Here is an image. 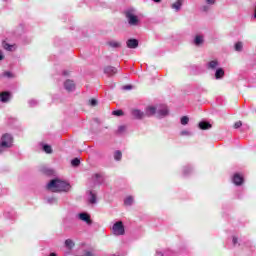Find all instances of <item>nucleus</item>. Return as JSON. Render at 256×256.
<instances>
[{
	"mask_svg": "<svg viewBox=\"0 0 256 256\" xmlns=\"http://www.w3.org/2000/svg\"><path fill=\"white\" fill-rule=\"evenodd\" d=\"M243 125V123L241 121H238L234 124V129H239V127H241Z\"/></svg>",
	"mask_w": 256,
	"mask_h": 256,
	"instance_id": "e433bc0d",
	"label": "nucleus"
},
{
	"mask_svg": "<svg viewBox=\"0 0 256 256\" xmlns=\"http://www.w3.org/2000/svg\"><path fill=\"white\" fill-rule=\"evenodd\" d=\"M78 219H80V221H84V223H87V225H91V216H89L87 213L78 214Z\"/></svg>",
	"mask_w": 256,
	"mask_h": 256,
	"instance_id": "ddd939ff",
	"label": "nucleus"
},
{
	"mask_svg": "<svg viewBox=\"0 0 256 256\" xmlns=\"http://www.w3.org/2000/svg\"><path fill=\"white\" fill-rule=\"evenodd\" d=\"M154 3H161V0H153Z\"/></svg>",
	"mask_w": 256,
	"mask_h": 256,
	"instance_id": "a18cd8bd",
	"label": "nucleus"
},
{
	"mask_svg": "<svg viewBox=\"0 0 256 256\" xmlns=\"http://www.w3.org/2000/svg\"><path fill=\"white\" fill-rule=\"evenodd\" d=\"M187 171H190V168H185L184 169V175H187Z\"/></svg>",
	"mask_w": 256,
	"mask_h": 256,
	"instance_id": "79ce46f5",
	"label": "nucleus"
},
{
	"mask_svg": "<svg viewBox=\"0 0 256 256\" xmlns=\"http://www.w3.org/2000/svg\"><path fill=\"white\" fill-rule=\"evenodd\" d=\"M0 143H2L3 147L11 149L13 147V135L9 133L3 134L0 138Z\"/></svg>",
	"mask_w": 256,
	"mask_h": 256,
	"instance_id": "39448f33",
	"label": "nucleus"
},
{
	"mask_svg": "<svg viewBox=\"0 0 256 256\" xmlns=\"http://www.w3.org/2000/svg\"><path fill=\"white\" fill-rule=\"evenodd\" d=\"M180 135H181L182 137H191V135H193V133H192V132H189V131H187V130H183V131L180 132Z\"/></svg>",
	"mask_w": 256,
	"mask_h": 256,
	"instance_id": "c85d7f7f",
	"label": "nucleus"
},
{
	"mask_svg": "<svg viewBox=\"0 0 256 256\" xmlns=\"http://www.w3.org/2000/svg\"><path fill=\"white\" fill-rule=\"evenodd\" d=\"M234 49H235V51H238V52L243 51V42H237V43L234 45Z\"/></svg>",
	"mask_w": 256,
	"mask_h": 256,
	"instance_id": "bb28decb",
	"label": "nucleus"
},
{
	"mask_svg": "<svg viewBox=\"0 0 256 256\" xmlns=\"http://www.w3.org/2000/svg\"><path fill=\"white\" fill-rule=\"evenodd\" d=\"M111 232L115 237H122L125 235V225L123 224V221L115 222L111 227Z\"/></svg>",
	"mask_w": 256,
	"mask_h": 256,
	"instance_id": "20e7f679",
	"label": "nucleus"
},
{
	"mask_svg": "<svg viewBox=\"0 0 256 256\" xmlns=\"http://www.w3.org/2000/svg\"><path fill=\"white\" fill-rule=\"evenodd\" d=\"M5 151H7V148H5V146L0 142V155L1 153H5Z\"/></svg>",
	"mask_w": 256,
	"mask_h": 256,
	"instance_id": "c9c22d12",
	"label": "nucleus"
},
{
	"mask_svg": "<svg viewBox=\"0 0 256 256\" xmlns=\"http://www.w3.org/2000/svg\"><path fill=\"white\" fill-rule=\"evenodd\" d=\"M64 246L66 247V249H73L75 247V242L72 239H66L64 242Z\"/></svg>",
	"mask_w": 256,
	"mask_h": 256,
	"instance_id": "6ab92c4d",
	"label": "nucleus"
},
{
	"mask_svg": "<svg viewBox=\"0 0 256 256\" xmlns=\"http://www.w3.org/2000/svg\"><path fill=\"white\" fill-rule=\"evenodd\" d=\"M193 43L196 47H201L205 43V37L203 35H196L194 37Z\"/></svg>",
	"mask_w": 256,
	"mask_h": 256,
	"instance_id": "9b49d317",
	"label": "nucleus"
},
{
	"mask_svg": "<svg viewBox=\"0 0 256 256\" xmlns=\"http://www.w3.org/2000/svg\"><path fill=\"white\" fill-rule=\"evenodd\" d=\"M206 68L209 71H215V70L219 69V60H217V59L210 60L209 62H207Z\"/></svg>",
	"mask_w": 256,
	"mask_h": 256,
	"instance_id": "0eeeda50",
	"label": "nucleus"
},
{
	"mask_svg": "<svg viewBox=\"0 0 256 256\" xmlns=\"http://www.w3.org/2000/svg\"><path fill=\"white\" fill-rule=\"evenodd\" d=\"M157 256H163V253L157 252Z\"/></svg>",
	"mask_w": 256,
	"mask_h": 256,
	"instance_id": "49530a36",
	"label": "nucleus"
},
{
	"mask_svg": "<svg viewBox=\"0 0 256 256\" xmlns=\"http://www.w3.org/2000/svg\"><path fill=\"white\" fill-rule=\"evenodd\" d=\"M46 202L49 204V205H57V198L56 197H48L46 199Z\"/></svg>",
	"mask_w": 256,
	"mask_h": 256,
	"instance_id": "393cba45",
	"label": "nucleus"
},
{
	"mask_svg": "<svg viewBox=\"0 0 256 256\" xmlns=\"http://www.w3.org/2000/svg\"><path fill=\"white\" fill-rule=\"evenodd\" d=\"M64 75H67V72H64Z\"/></svg>",
	"mask_w": 256,
	"mask_h": 256,
	"instance_id": "de8ad7c7",
	"label": "nucleus"
},
{
	"mask_svg": "<svg viewBox=\"0 0 256 256\" xmlns=\"http://www.w3.org/2000/svg\"><path fill=\"white\" fill-rule=\"evenodd\" d=\"M238 242H239V240L237 239V237L234 236L232 239L233 245H237Z\"/></svg>",
	"mask_w": 256,
	"mask_h": 256,
	"instance_id": "58836bf2",
	"label": "nucleus"
},
{
	"mask_svg": "<svg viewBox=\"0 0 256 256\" xmlns=\"http://www.w3.org/2000/svg\"><path fill=\"white\" fill-rule=\"evenodd\" d=\"M104 73L106 75H115L117 73V68L113 66H107L106 68H104Z\"/></svg>",
	"mask_w": 256,
	"mask_h": 256,
	"instance_id": "f3484780",
	"label": "nucleus"
},
{
	"mask_svg": "<svg viewBox=\"0 0 256 256\" xmlns=\"http://www.w3.org/2000/svg\"><path fill=\"white\" fill-rule=\"evenodd\" d=\"M43 151L48 154L53 153V149L51 148V145H48V144L43 145Z\"/></svg>",
	"mask_w": 256,
	"mask_h": 256,
	"instance_id": "a878e982",
	"label": "nucleus"
},
{
	"mask_svg": "<svg viewBox=\"0 0 256 256\" xmlns=\"http://www.w3.org/2000/svg\"><path fill=\"white\" fill-rule=\"evenodd\" d=\"M181 125H188L189 123V117L183 116L180 120Z\"/></svg>",
	"mask_w": 256,
	"mask_h": 256,
	"instance_id": "c756f323",
	"label": "nucleus"
},
{
	"mask_svg": "<svg viewBox=\"0 0 256 256\" xmlns=\"http://www.w3.org/2000/svg\"><path fill=\"white\" fill-rule=\"evenodd\" d=\"M0 101L1 103H9L11 101V94L9 92H1Z\"/></svg>",
	"mask_w": 256,
	"mask_h": 256,
	"instance_id": "4468645a",
	"label": "nucleus"
},
{
	"mask_svg": "<svg viewBox=\"0 0 256 256\" xmlns=\"http://www.w3.org/2000/svg\"><path fill=\"white\" fill-rule=\"evenodd\" d=\"M133 196H128L124 200V204L127 205L128 207L131 206L134 203Z\"/></svg>",
	"mask_w": 256,
	"mask_h": 256,
	"instance_id": "5701e85b",
	"label": "nucleus"
},
{
	"mask_svg": "<svg viewBox=\"0 0 256 256\" xmlns=\"http://www.w3.org/2000/svg\"><path fill=\"white\" fill-rule=\"evenodd\" d=\"M122 157H123V153H121V151L116 150L114 152V159H115V161H121Z\"/></svg>",
	"mask_w": 256,
	"mask_h": 256,
	"instance_id": "b1692460",
	"label": "nucleus"
},
{
	"mask_svg": "<svg viewBox=\"0 0 256 256\" xmlns=\"http://www.w3.org/2000/svg\"><path fill=\"white\" fill-rule=\"evenodd\" d=\"M131 115L132 117H134V119H143V117H145V115H147V112H143L139 109H134L131 111Z\"/></svg>",
	"mask_w": 256,
	"mask_h": 256,
	"instance_id": "9d476101",
	"label": "nucleus"
},
{
	"mask_svg": "<svg viewBox=\"0 0 256 256\" xmlns=\"http://www.w3.org/2000/svg\"><path fill=\"white\" fill-rule=\"evenodd\" d=\"M101 176L99 174H96L93 178H92V181H93V185L92 187H95V185H101Z\"/></svg>",
	"mask_w": 256,
	"mask_h": 256,
	"instance_id": "aec40b11",
	"label": "nucleus"
},
{
	"mask_svg": "<svg viewBox=\"0 0 256 256\" xmlns=\"http://www.w3.org/2000/svg\"><path fill=\"white\" fill-rule=\"evenodd\" d=\"M3 76L7 77L8 79H11V77H13V73H11V72H4Z\"/></svg>",
	"mask_w": 256,
	"mask_h": 256,
	"instance_id": "72a5a7b5",
	"label": "nucleus"
},
{
	"mask_svg": "<svg viewBox=\"0 0 256 256\" xmlns=\"http://www.w3.org/2000/svg\"><path fill=\"white\" fill-rule=\"evenodd\" d=\"M3 48L6 50V51H15V45H11L7 42H3Z\"/></svg>",
	"mask_w": 256,
	"mask_h": 256,
	"instance_id": "412c9836",
	"label": "nucleus"
},
{
	"mask_svg": "<svg viewBox=\"0 0 256 256\" xmlns=\"http://www.w3.org/2000/svg\"><path fill=\"white\" fill-rule=\"evenodd\" d=\"M147 117L155 115L158 119H163L169 115V108L166 105L148 106L146 108Z\"/></svg>",
	"mask_w": 256,
	"mask_h": 256,
	"instance_id": "7ed1b4c3",
	"label": "nucleus"
},
{
	"mask_svg": "<svg viewBox=\"0 0 256 256\" xmlns=\"http://www.w3.org/2000/svg\"><path fill=\"white\" fill-rule=\"evenodd\" d=\"M217 0H205L206 5L211 7L212 5H215Z\"/></svg>",
	"mask_w": 256,
	"mask_h": 256,
	"instance_id": "473e14b6",
	"label": "nucleus"
},
{
	"mask_svg": "<svg viewBox=\"0 0 256 256\" xmlns=\"http://www.w3.org/2000/svg\"><path fill=\"white\" fill-rule=\"evenodd\" d=\"M128 49H137L139 47V40L131 38L126 41Z\"/></svg>",
	"mask_w": 256,
	"mask_h": 256,
	"instance_id": "1a4fd4ad",
	"label": "nucleus"
},
{
	"mask_svg": "<svg viewBox=\"0 0 256 256\" xmlns=\"http://www.w3.org/2000/svg\"><path fill=\"white\" fill-rule=\"evenodd\" d=\"M107 45L110 46L111 49H119V48H121V42L115 41V40L107 42Z\"/></svg>",
	"mask_w": 256,
	"mask_h": 256,
	"instance_id": "a211bd4d",
	"label": "nucleus"
},
{
	"mask_svg": "<svg viewBox=\"0 0 256 256\" xmlns=\"http://www.w3.org/2000/svg\"><path fill=\"white\" fill-rule=\"evenodd\" d=\"M234 185H243V176L235 174L232 179Z\"/></svg>",
	"mask_w": 256,
	"mask_h": 256,
	"instance_id": "dca6fc26",
	"label": "nucleus"
},
{
	"mask_svg": "<svg viewBox=\"0 0 256 256\" xmlns=\"http://www.w3.org/2000/svg\"><path fill=\"white\" fill-rule=\"evenodd\" d=\"M254 19H256V6H255V9H254Z\"/></svg>",
	"mask_w": 256,
	"mask_h": 256,
	"instance_id": "37998d69",
	"label": "nucleus"
},
{
	"mask_svg": "<svg viewBox=\"0 0 256 256\" xmlns=\"http://www.w3.org/2000/svg\"><path fill=\"white\" fill-rule=\"evenodd\" d=\"M124 91H131V89H133V86L132 85H126V86H123L122 88Z\"/></svg>",
	"mask_w": 256,
	"mask_h": 256,
	"instance_id": "f704fd0d",
	"label": "nucleus"
},
{
	"mask_svg": "<svg viewBox=\"0 0 256 256\" xmlns=\"http://www.w3.org/2000/svg\"><path fill=\"white\" fill-rule=\"evenodd\" d=\"M50 256H57L55 252L50 253Z\"/></svg>",
	"mask_w": 256,
	"mask_h": 256,
	"instance_id": "c03bdc74",
	"label": "nucleus"
},
{
	"mask_svg": "<svg viewBox=\"0 0 256 256\" xmlns=\"http://www.w3.org/2000/svg\"><path fill=\"white\" fill-rule=\"evenodd\" d=\"M225 77V70H223V68H218L215 71V79L216 80H220L223 79Z\"/></svg>",
	"mask_w": 256,
	"mask_h": 256,
	"instance_id": "2eb2a0df",
	"label": "nucleus"
},
{
	"mask_svg": "<svg viewBox=\"0 0 256 256\" xmlns=\"http://www.w3.org/2000/svg\"><path fill=\"white\" fill-rule=\"evenodd\" d=\"M3 59H5V56H3V53L0 51V61H3Z\"/></svg>",
	"mask_w": 256,
	"mask_h": 256,
	"instance_id": "a19ab883",
	"label": "nucleus"
},
{
	"mask_svg": "<svg viewBox=\"0 0 256 256\" xmlns=\"http://www.w3.org/2000/svg\"><path fill=\"white\" fill-rule=\"evenodd\" d=\"M29 105L30 107H35V105H37V100H30Z\"/></svg>",
	"mask_w": 256,
	"mask_h": 256,
	"instance_id": "4c0bfd02",
	"label": "nucleus"
},
{
	"mask_svg": "<svg viewBox=\"0 0 256 256\" xmlns=\"http://www.w3.org/2000/svg\"><path fill=\"white\" fill-rule=\"evenodd\" d=\"M124 15L130 27H139L141 25V13L137 8L130 7L126 9Z\"/></svg>",
	"mask_w": 256,
	"mask_h": 256,
	"instance_id": "f03ea898",
	"label": "nucleus"
},
{
	"mask_svg": "<svg viewBox=\"0 0 256 256\" xmlns=\"http://www.w3.org/2000/svg\"><path fill=\"white\" fill-rule=\"evenodd\" d=\"M112 115H115L116 117H121V115H123V110H115L112 112Z\"/></svg>",
	"mask_w": 256,
	"mask_h": 256,
	"instance_id": "7c9ffc66",
	"label": "nucleus"
},
{
	"mask_svg": "<svg viewBox=\"0 0 256 256\" xmlns=\"http://www.w3.org/2000/svg\"><path fill=\"white\" fill-rule=\"evenodd\" d=\"M46 187L52 193H67V191H71V184L61 179L51 180Z\"/></svg>",
	"mask_w": 256,
	"mask_h": 256,
	"instance_id": "f257e3e1",
	"label": "nucleus"
},
{
	"mask_svg": "<svg viewBox=\"0 0 256 256\" xmlns=\"http://www.w3.org/2000/svg\"><path fill=\"white\" fill-rule=\"evenodd\" d=\"M202 11H209V7L207 5L202 6Z\"/></svg>",
	"mask_w": 256,
	"mask_h": 256,
	"instance_id": "ea45409f",
	"label": "nucleus"
},
{
	"mask_svg": "<svg viewBox=\"0 0 256 256\" xmlns=\"http://www.w3.org/2000/svg\"><path fill=\"white\" fill-rule=\"evenodd\" d=\"M183 3V0H175L170 4V9H172L174 13H179V11L183 9Z\"/></svg>",
	"mask_w": 256,
	"mask_h": 256,
	"instance_id": "423d86ee",
	"label": "nucleus"
},
{
	"mask_svg": "<svg viewBox=\"0 0 256 256\" xmlns=\"http://www.w3.org/2000/svg\"><path fill=\"white\" fill-rule=\"evenodd\" d=\"M199 128L202 130L211 129V124L209 122H200Z\"/></svg>",
	"mask_w": 256,
	"mask_h": 256,
	"instance_id": "4be33fe9",
	"label": "nucleus"
},
{
	"mask_svg": "<svg viewBox=\"0 0 256 256\" xmlns=\"http://www.w3.org/2000/svg\"><path fill=\"white\" fill-rule=\"evenodd\" d=\"M64 89L68 92L75 91V82L73 80H66L64 82Z\"/></svg>",
	"mask_w": 256,
	"mask_h": 256,
	"instance_id": "f8f14e48",
	"label": "nucleus"
},
{
	"mask_svg": "<svg viewBox=\"0 0 256 256\" xmlns=\"http://www.w3.org/2000/svg\"><path fill=\"white\" fill-rule=\"evenodd\" d=\"M80 164H81V160H79V158H74L71 161L72 167H79Z\"/></svg>",
	"mask_w": 256,
	"mask_h": 256,
	"instance_id": "cd10ccee",
	"label": "nucleus"
},
{
	"mask_svg": "<svg viewBox=\"0 0 256 256\" xmlns=\"http://www.w3.org/2000/svg\"><path fill=\"white\" fill-rule=\"evenodd\" d=\"M89 105H91V107H97V99L93 98L89 100Z\"/></svg>",
	"mask_w": 256,
	"mask_h": 256,
	"instance_id": "2f4dec72",
	"label": "nucleus"
},
{
	"mask_svg": "<svg viewBox=\"0 0 256 256\" xmlns=\"http://www.w3.org/2000/svg\"><path fill=\"white\" fill-rule=\"evenodd\" d=\"M87 195L88 203H90V205H97V193H95L93 190H89Z\"/></svg>",
	"mask_w": 256,
	"mask_h": 256,
	"instance_id": "6e6552de",
	"label": "nucleus"
}]
</instances>
